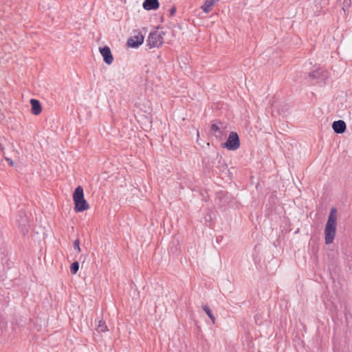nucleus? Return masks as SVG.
Listing matches in <instances>:
<instances>
[{
  "mask_svg": "<svg viewBox=\"0 0 352 352\" xmlns=\"http://www.w3.org/2000/svg\"><path fill=\"white\" fill-rule=\"evenodd\" d=\"M73 199L75 204L74 210L77 212H83L88 210L89 206L84 197L83 188L78 186L74 190L73 194Z\"/></svg>",
  "mask_w": 352,
  "mask_h": 352,
  "instance_id": "f03ea898",
  "label": "nucleus"
},
{
  "mask_svg": "<svg viewBox=\"0 0 352 352\" xmlns=\"http://www.w3.org/2000/svg\"><path fill=\"white\" fill-rule=\"evenodd\" d=\"M223 146L230 151H235L239 148L240 140L236 132L232 131L229 134V137L223 144Z\"/></svg>",
  "mask_w": 352,
  "mask_h": 352,
  "instance_id": "20e7f679",
  "label": "nucleus"
},
{
  "mask_svg": "<svg viewBox=\"0 0 352 352\" xmlns=\"http://www.w3.org/2000/svg\"><path fill=\"white\" fill-rule=\"evenodd\" d=\"M19 226L21 228L23 234L28 232L29 224L26 217H21V220H17Z\"/></svg>",
  "mask_w": 352,
  "mask_h": 352,
  "instance_id": "ddd939ff",
  "label": "nucleus"
},
{
  "mask_svg": "<svg viewBox=\"0 0 352 352\" xmlns=\"http://www.w3.org/2000/svg\"><path fill=\"white\" fill-rule=\"evenodd\" d=\"M144 41V36L142 34L131 37L127 41V45L131 47H138L142 44Z\"/></svg>",
  "mask_w": 352,
  "mask_h": 352,
  "instance_id": "0eeeda50",
  "label": "nucleus"
},
{
  "mask_svg": "<svg viewBox=\"0 0 352 352\" xmlns=\"http://www.w3.org/2000/svg\"><path fill=\"white\" fill-rule=\"evenodd\" d=\"M99 51L103 57V60L107 65H111L113 61V57L111 54V50L108 46L100 47Z\"/></svg>",
  "mask_w": 352,
  "mask_h": 352,
  "instance_id": "39448f33",
  "label": "nucleus"
},
{
  "mask_svg": "<svg viewBox=\"0 0 352 352\" xmlns=\"http://www.w3.org/2000/svg\"><path fill=\"white\" fill-rule=\"evenodd\" d=\"M350 4H351V0H344V1L342 10L344 12L346 11V8H349L350 6Z\"/></svg>",
  "mask_w": 352,
  "mask_h": 352,
  "instance_id": "f3484780",
  "label": "nucleus"
},
{
  "mask_svg": "<svg viewBox=\"0 0 352 352\" xmlns=\"http://www.w3.org/2000/svg\"><path fill=\"white\" fill-rule=\"evenodd\" d=\"M79 269V263L78 261H74L72 265H71V268H70V270H71V273L73 274H76V272H78Z\"/></svg>",
  "mask_w": 352,
  "mask_h": 352,
  "instance_id": "dca6fc26",
  "label": "nucleus"
},
{
  "mask_svg": "<svg viewBox=\"0 0 352 352\" xmlns=\"http://www.w3.org/2000/svg\"><path fill=\"white\" fill-rule=\"evenodd\" d=\"M202 308L204 310V311L206 313V314L208 316V317L210 318L212 323L214 324L215 323V318H214V315L212 314L210 308L207 305H203Z\"/></svg>",
  "mask_w": 352,
  "mask_h": 352,
  "instance_id": "2eb2a0df",
  "label": "nucleus"
},
{
  "mask_svg": "<svg viewBox=\"0 0 352 352\" xmlns=\"http://www.w3.org/2000/svg\"><path fill=\"white\" fill-rule=\"evenodd\" d=\"M30 104L32 105V113L36 116L38 115L42 111V107L39 101L36 99H31Z\"/></svg>",
  "mask_w": 352,
  "mask_h": 352,
  "instance_id": "9d476101",
  "label": "nucleus"
},
{
  "mask_svg": "<svg viewBox=\"0 0 352 352\" xmlns=\"http://www.w3.org/2000/svg\"><path fill=\"white\" fill-rule=\"evenodd\" d=\"M175 12H176V9H175V8H172L170 10V14L171 16H173V15L175 14Z\"/></svg>",
  "mask_w": 352,
  "mask_h": 352,
  "instance_id": "6ab92c4d",
  "label": "nucleus"
},
{
  "mask_svg": "<svg viewBox=\"0 0 352 352\" xmlns=\"http://www.w3.org/2000/svg\"><path fill=\"white\" fill-rule=\"evenodd\" d=\"M96 331L98 332H105L108 331L107 326L105 322L102 320H99L98 324L96 327Z\"/></svg>",
  "mask_w": 352,
  "mask_h": 352,
  "instance_id": "4468645a",
  "label": "nucleus"
},
{
  "mask_svg": "<svg viewBox=\"0 0 352 352\" xmlns=\"http://www.w3.org/2000/svg\"><path fill=\"white\" fill-rule=\"evenodd\" d=\"M225 129L222 122L214 123L211 125V131L213 135L219 139H221L223 135V131Z\"/></svg>",
  "mask_w": 352,
  "mask_h": 352,
  "instance_id": "423d86ee",
  "label": "nucleus"
},
{
  "mask_svg": "<svg viewBox=\"0 0 352 352\" xmlns=\"http://www.w3.org/2000/svg\"><path fill=\"white\" fill-rule=\"evenodd\" d=\"M332 128L335 133L341 134L346 130V124L343 120L334 121L332 124Z\"/></svg>",
  "mask_w": 352,
  "mask_h": 352,
  "instance_id": "6e6552de",
  "label": "nucleus"
},
{
  "mask_svg": "<svg viewBox=\"0 0 352 352\" xmlns=\"http://www.w3.org/2000/svg\"><path fill=\"white\" fill-rule=\"evenodd\" d=\"M165 33L163 31L155 30L151 32L148 35L147 43L151 48L159 47L164 42V36Z\"/></svg>",
  "mask_w": 352,
  "mask_h": 352,
  "instance_id": "7ed1b4c3",
  "label": "nucleus"
},
{
  "mask_svg": "<svg viewBox=\"0 0 352 352\" xmlns=\"http://www.w3.org/2000/svg\"><path fill=\"white\" fill-rule=\"evenodd\" d=\"M158 0H144L143 8L146 10H156L159 8Z\"/></svg>",
  "mask_w": 352,
  "mask_h": 352,
  "instance_id": "1a4fd4ad",
  "label": "nucleus"
},
{
  "mask_svg": "<svg viewBox=\"0 0 352 352\" xmlns=\"http://www.w3.org/2000/svg\"><path fill=\"white\" fill-rule=\"evenodd\" d=\"M309 76L314 79L324 80L327 76V72L318 69L310 73Z\"/></svg>",
  "mask_w": 352,
  "mask_h": 352,
  "instance_id": "9b49d317",
  "label": "nucleus"
},
{
  "mask_svg": "<svg viewBox=\"0 0 352 352\" xmlns=\"http://www.w3.org/2000/svg\"><path fill=\"white\" fill-rule=\"evenodd\" d=\"M219 0H206L204 3L201 6V8L204 12L208 13L212 10L213 6Z\"/></svg>",
  "mask_w": 352,
  "mask_h": 352,
  "instance_id": "f8f14e48",
  "label": "nucleus"
},
{
  "mask_svg": "<svg viewBox=\"0 0 352 352\" xmlns=\"http://www.w3.org/2000/svg\"><path fill=\"white\" fill-rule=\"evenodd\" d=\"M6 160L7 162H8L10 165H11V166L14 165V162L12 160L10 159V158H6Z\"/></svg>",
  "mask_w": 352,
  "mask_h": 352,
  "instance_id": "aec40b11",
  "label": "nucleus"
},
{
  "mask_svg": "<svg viewBox=\"0 0 352 352\" xmlns=\"http://www.w3.org/2000/svg\"><path fill=\"white\" fill-rule=\"evenodd\" d=\"M74 248L78 252H80V242L78 240H76L74 243Z\"/></svg>",
  "mask_w": 352,
  "mask_h": 352,
  "instance_id": "a211bd4d",
  "label": "nucleus"
},
{
  "mask_svg": "<svg viewBox=\"0 0 352 352\" xmlns=\"http://www.w3.org/2000/svg\"><path fill=\"white\" fill-rule=\"evenodd\" d=\"M337 228V210L333 208L331 210L330 214L328 217L327 222L324 228V240L326 244H331L333 243Z\"/></svg>",
  "mask_w": 352,
  "mask_h": 352,
  "instance_id": "f257e3e1",
  "label": "nucleus"
}]
</instances>
